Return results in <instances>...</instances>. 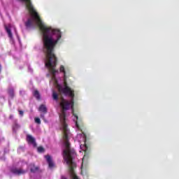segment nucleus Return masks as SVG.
I'll return each mask as SVG.
<instances>
[{"label": "nucleus", "mask_w": 179, "mask_h": 179, "mask_svg": "<svg viewBox=\"0 0 179 179\" xmlns=\"http://www.w3.org/2000/svg\"><path fill=\"white\" fill-rule=\"evenodd\" d=\"M23 2L29 10V17L28 20L25 22V26L27 27H33V26H38L40 30L43 34V52L45 54V65L47 66L49 73L47 76H50L52 78L50 80V84L53 85L57 89H58L59 93L60 94H64L70 98V100H66L61 98L60 106L62 111L59 114L60 122L62 124L61 129L63 132V140H69V136H71V132L69 129H68V124L65 122L66 120V111L71 108L73 113V121L75 123V126L78 129H79V124H78V115L73 113V97H75V94L73 90L71 89L68 85H66V72L65 71V67L61 65L59 67V71L55 69L57 66V57L54 54V48L58 44L62 34L61 30L58 29H54L52 27H47L44 22L40 19L38 13L36 12L33 4H31V1L30 0H20ZM63 73V79L64 85L62 87L59 84L58 78H57V75L58 73Z\"/></svg>", "instance_id": "obj_1"}, {"label": "nucleus", "mask_w": 179, "mask_h": 179, "mask_svg": "<svg viewBox=\"0 0 179 179\" xmlns=\"http://www.w3.org/2000/svg\"><path fill=\"white\" fill-rule=\"evenodd\" d=\"M45 158L47 162L48 163L50 169H52V167H54L55 164H54V162H52V158H51V156L45 155Z\"/></svg>", "instance_id": "obj_2"}, {"label": "nucleus", "mask_w": 179, "mask_h": 179, "mask_svg": "<svg viewBox=\"0 0 179 179\" xmlns=\"http://www.w3.org/2000/svg\"><path fill=\"white\" fill-rule=\"evenodd\" d=\"M6 32L8 35V37L10 40H13V36H12V29H13V27H12V26L10 24H9L8 27H5Z\"/></svg>", "instance_id": "obj_3"}, {"label": "nucleus", "mask_w": 179, "mask_h": 179, "mask_svg": "<svg viewBox=\"0 0 179 179\" xmlns=\"http://www.w3.org/2000/svg\"><path fill=\"white\" fill-rule=\"evenodd\" d=\"M27 141L28 143H30L31 145H33V146H37V144H36V140L33 136L28 135L27 136Z\"/></svg>", "instance_id": "obj_4"}, {"label": "nucleus", "mask_w": 179, "mask_h": 179, "mask_svg": "<svg viewBox=\"0 0 179 179\" xmlns=\"http://www.w3.org/2000/svg\"><path fill=\"white\" fill-rule=\"evenodd\" d=\"M77 138L79 141V142H84V143H86V135L85 134H80L77 135Z\"/></svg>", "instance_id": "obj_5"}, {"label": "nucleus", "mask_w": 179, "mask_h": 179, "mask_svg": "<svg viewBox=\"0 0 179 179\" xmlns=\"http://www.w3.org/2000/svg\"><path fill=\"white\" fill-rule=\"evenodd\" d=\"M12 173H13V174H16L17 176H20V174H24V173H26V171L22 170V169H13L12 170Z\"/></svg>", "instance_id": "obj_6"}, {"label": "nucleus", "mask_w": 179, "mask_h": 179, "mask_svg": "<svg viewBox=\"0 0 179 179\" xmlns=\"http://www.w3.org/2000/svg\"><path fill=\"white\" fill-rule=\"evenodd\" d=\"M38 111H40L41 113H44V114H45V113H47V107L45 106V105H41L38 108Z\"/></svg>", "instance_id": "obj_7"}, {"label": "nucleus", "mask_w": 179, "mask_h": 179, "mask_svg": "<svg viewBox=\"0 0 179 179\" xmlns=\"http://www.w3.org/2000/svg\"><path fill=\"white\" fill-rule=\"evenodd\" d=\"M33 94H34V97H36V99H37V100H40V99H41L40 93L38 92V91L37 90H35L34 91Z\"/></svg>", "instance_id": "obj_8"}, {"label": "nucleus", "mask_w": 179, "mask_h": 179, "mask_svg": "<svg viewBox=\"0 0 179 179\" xmlns=\"http://www.w3.org/2000/svg\"><path fill=\"white\" fill-rule=\"evenodd\" d=\"M8 94H9L10 97H11V99H13V97L15 96V90H13V88H10L8 90Z\"/></svg>", "instance_id": "obj_9"}, {"label": "nucleus", "mask_w": 179, "mask_h": 179, "mask_svg": "<svg viewBox=\"0 0 179 179\" xmlns=\"http://www.w3.org/2000/svg\"><path fill=\"white\" fill-rule=\"evenodd\" d=\"M52 99L53 100H55V101H58V94L55 92V91H53L52 92Z\"/></svg>", "instance_id": "obj_10"}, {"label": "nucleus", "mask_w": 179, "mask_h": 179, "mask_svg": "<svg viewBox=\"0 0 179 179\" xmlns=\"http://www.w3.org/2000/svg\"><path fill=\"white\" fill-rule=\"evenodd\" d=\"M38 170V167L34 166V164H31V173H36Z\"/></svg>", "instance_id": "obj_11"}, {"label": "nucleus", "mask_w": 179, "mask_h": 179, "mask_svg": "<svg viewBox=\"0 0 179 179\" xmlns=\"http://www.w3.org/2000/svg\"><path fill=\"white\" fill-rule=\"evenodd\" d=\"M38 152L39 153H43V152H44V148L43 147H38Z\"/></svg>", "instance_id": "obj_12"}, {"label": "nucleus", "mask_w": 179, "mask_h": 179, "mask_svg": "<svg viewBox=\"0 0 179 179\" xmlns=\"http://www.w3.org/2000/svg\"><path fill=\"white\" fill-rule=\"evenodd\" d=\"M35 122H36V124H41V120H40V118L36 117V118H35Z\"/></svg>", "instance_id": "obj_13"}, {"label": "nucleus", "mask_w": 179, "mask_h": 179, "mask_svg": "<svg viewBox=\"0 0 179 179\" xmlns=\"http://www.w3.org/2000/svg\"><path fill=\"white\" fill-rule=\"evenodd\" d=\"M80 148H82V150H83L84 152H86L87 147H86V145H80Z\"/></svg>", "instance_id": "obj_14"}, {"label": "nucleus", "mask_w": 179, "mask_h": 179, "mask_svg": "<svg viewBox=\"0 0 179 179\" xmlns=\"http://www.w3.org/2000/svg\"><path fill=\"white\" fill-rule=\"evenodd\" d=\"M17 128H19V124H15L13 126V131H16V129H17Z\"/></svg>", "instance_id": "obj_15"}, {"label": "nucleus", "mask_w": 179, "mask_h": 179, "mask_svg": "<svg viewBox=\"0 0 179 179\" xmlns=\"http://www.w3.org/2000/svg\"><path fill=\"white\" fill-rule=\"evenodd\" d=\"M19 114L20 115H21V117H23V114H24L23 110H19Z\"/></svg>", "instance_id": "obj_16"}, {"label": "nucleus", "mask_w": 179, "mask_h": 179, "mask_svg": "<svg viewBox=\"0 0 179 179\" xmlns=\"http://www.w3.org/2000/svg\"><path fill=\"white\" fill-rule=\"evenodd\" d=\"M86 159V155L84 156V157L83 158V163L85 162V159Z\"/></svg>", "instance_id": "obj_17"}, {"label": "nucleus", "mask_w": 179, "mask_h": 179, "mask_svg": "<svg viewBox=\"0 0 179 179\" xmlns=\"http://www.w3.org/2000/svg\"><path fill=\"white\" fill-rule=\"evenodd\" d=\"M41 118H43V120H44V115L41 114Z\"/></svg>", "instance_id": "obj_18"}, {"label": "nucleus", "mask_w": 179, "mask_h": 179, "mask_svg": "<svg viewBox=\"0 0 179 179\" xmlns=\"http://www.w3.org/2000/svg\"><path fill=\"white\" fill-rule=\"evenodd\" d=\"M29 72H33V70H31V69H29Z\"/></svg>", "instance_id": "obj_19"}, {"label": "nucleus", "mask_w": 179, "mask_h": 179, "mask_svg": "<svg viewBox=\"0 0 179 179\" xmlns=\"http://www.w3.org/2000/svg\"><path fill=\"white\" fill-rule=\"evenodd\" d=\"M20 94H22V93H23V91H20Z\"/></svg>", "instance_id": "obj_20"}, {"label": "nucleus", "mask_w": 179, "mask_h": 179, "mask_svg": "<svg viewBox=\"0 0 179 179\" xmlns=\"http://www.w3.org/2000/svg\"><path fill=\"white\" fill-rule=\"evenodd\" d=\"M14 31H15V34H16V29L15 28H14Z\"/></svg>", "instance_id": "obj_21"}, {"label": "nucleus", "mask_w": 179, "mask_h": 179, "mask_svg": "<svg viewBox=\"0 0 179 179\" xmlns=\"http://www.w3.org/2000/svg\"><path fill=\"white\" fill-rule=\"evenodd\" d=\"M10 118H13V116H12V115H11V116H10Z\"/></svg>", "instance_id": "obj_22"}, {"label": "nucleus", "mask_w": 179, "mask_h": 179, "mask_svg": "<svg viewBox=\"0 0 179 179\" xmlns=\"http://www.w3.org/2000/svg\"><path fill=\"white\" fill-rule=\"evenodd\" d=\"M0 71H1V65H0Z\"/></svg>", "instance_id": "obj_23"}]
</instances>
